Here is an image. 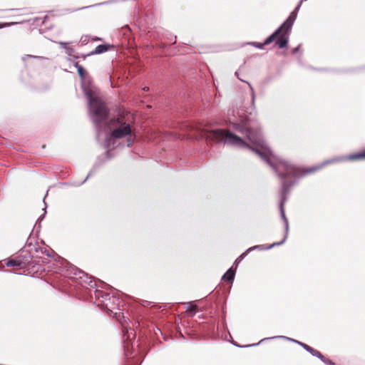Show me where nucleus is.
<instances>
[{"label":"nucleus","instance_id":"f257e3e1","mask_svg":"<svg viewBox=\"0 0 365 365\" xmlns=\"http://www.w3.org/2000/svg\"><path fill=\"white\" fill-rule=\"evenodd\" d=\"M234 128L238 132L245 134L250 143L255 145L256 148L249 147L242 138L224 129L212 130L208 133L207 137L216 143H223L226 145L239 148L248 147L253 152L259 155L277 173L282 181V188L279 192L281 197L279 210L281 217L284 223L286 233L282 241L272 244L267 249L281 245L286 241L289 231V222L285 216L284 205L291 187L295 183V180H292L291 178H297L305 174L314 173L322 167L338 160V159L333 158L325 160L320 165L312 167L302 172L299 168L275 155L267 145L259 130L252 129L247 127V123L235 124Z\"/></svg>","mask_w":365,"mask_h":365},{"label":"nucleus","instance_id":"f03ea898","mask_svg":"<svg viewBox=\"0 0 365 365\" xmlns=\"http://www.w3.org/2000/svg\"><path fill=\"white\" fill-rule=\"evenodd\" d=\"M84 94L88 99V115L97 128V137H99L101 129L100 125L105 121L109 114V110L99 98L94 97L89 88H83Z\"/></svg>","mask_w":365,"mask_h":365},{"label":"nucleus","instance_id":"7ed1b4c3","mask_svg":"<svg viewBox=\"0 0 365 365\" xmlns=\"http://www.w3.org/2000/svg\"><path fill=\"white\" fill-rule=\"evenodd\" d=\"M303 0H301L298 5L295 7L286 19V21L269 36L265 39V43L269 44L275 42V45L279 48H283L287 46L292 26L297 19V14L300 9Z\"/></svg>","mask_w":365,"mask_h":365},{"label":"nucleus","instance_id":"20e7f679","mask_svg":"<svg viewBox=\"0 0 365 365\" xmlns=\"http://www.w3.org/2000/svg\"><path fill=\"white\" fill-rule=\"evenodd\" d=\"M110 129H113L110 134L107 135L105 141V147L109 148L111 142L114 144V139L122 138L130 134L131 129L128 123H123L118 118L112 119L109 122Z\"/></svg>","mask_w":365,"mask_h":365},{"label":"nucleus","instance_id":"39448f33","mask_svg":"<svg viewBox=\"0 0 365 365\" xmlns=\"http://www.w3.org/2000/svg\"><path fill=\"white\" fill-rule=\"evenodd\" d=\"M68 273L69 277L74 279L76 280L79 279L80 283L88 284L92 286L93 281L91 277L88 275L83 271L79 269L78 268L73 267H71V269Z\"/></svg>","mask_w":365,"mask_h":365},{"label":"nucleus","instance_id":"423d86ee","mask_svg":"<svg viewBox=\"0 0 365 365\" xmlns=\"http://www.w3.org/2000/svg\"><path fill=\"white\" fill-rule=\"evenodd\" d=\"M274 338H285L289 341H294L298 344H299L301 346H302L307 351H309V350L311 349V346L307 345V344H304V343H302V342H300L297 340H295V339H291V338H289V337H286V336H273V337H270V338H264V339H262L258 343H256V344H249V345H245V346H239L237 344H234L235 346H239V347H250V346H257L258 345L260 342L264 341V340H267V339H274Z\"/></svg>","mask_w":365,"mask_h":365},{"label":"nucleus","instance_id":"0eeeda50","mask_svg":"<svg viewBox=\"0 0 365 365\" xmlns=\"http://www.w3.org/2000/svg\"><path fill=\"white\" fill-rule=\"evenodd\" d=\"M274 338H285L289 341H294L298 344H299L301 346H302L307 351H309V350L311 349V346L307 345V344H304V343H302V342H300L297 340H295V339H291V338H289V337H286V336H273V337H270V338H264V339H262L258 343H256V344H249V345H245V346H239L237 344H234L235 346H239V347H250V346H257L258 345L260 342L264 341V340H267V339H274Z\"/></svg>","mask_w":365,"mask_h":365},{"label":"nucleus","instance_id":"6e6552de","mask_svg":"<svg viewBox=\"0 0 365 365\" xmlns=\"http://www.w3.org/2000/svg\"><path fill=\"white\" fill-rule=\"evenodd\" d=\"M363 159H365V150L361 152H358L344 157V160H359Z\"/></svg>","mask_w":365,"mask_h":365},{"label":"nucleus","instance_id":"1a4fd4ad","mask_svg":"<svg viewBox=\"0 0 365 365\" xmlns=\"http://www.w3.org/2000/svg\"><path fill=\"white\" fill-rule=\"evenodd\" d=\"M113 46H108L106 44H101L96 46L94 51H91L90 53L88 54V56L91 55H96V54H100L103 53L104 52H106L108 51L109 47H112Z\"/></svg>","mask_w":365,"mask_h":365},{"label":"nucleus","instance_id":"9d476101","mask_svg":"<svg viewBox=\"0 0 365 365\" xmlns=\"http://www.w3.org/2000/svg\"><path fill=\"white\" fill-rule=\"evenodd\" d=\"M235 275V269L230 268L222 277V279L227 282H232Z\"/></svg>","mask_w":365,"mask_h":365},{"label":"nucleus","instance_id":"9b49d317","mask_svg":"<svg viewBox=\"0 0 365 365\" xmlns=\"http://www.w3.org/2000/svg\"><path fill=\"white\" fill-rule=\"evenodd\" d=\"M262 246L261 245H256V246H254V247H251L250 248H248L245 252H243L242 255H240L235 260V264H236V265L238 264V263H240L247 255V254L254 250H256V249H259V248H261Z\"/></svg>","mask_w":365,"mask_h":365},{"label":"nucleus","instance_id":"f8f14e48","mask_svg":"<svg viewBox=\"0 0 365 365\" xmlns=\"http://www.w3.org/2000/svg\"><path fill=\"white\" fill-rule=\"evenodd\" d=\"M22 261L21 259H9L6 262L7 267L21 266Z\"/></svg>","mask_w":365,"mask_h":365},{"label":"nucleus","instance_id":"ddd939ff","mask_svg":"<svg viewBox=\"0 0 365 365\" xmlns=\"http://www.w3.org/2000/svg\"><path fill=\"white\" fill-rule=\"evenodd\" d=\"M308 352L310 353L313 356H316L318 359L324 358V356L319 351L313 349L312 347L311 348L310 350H309Z\"/></svg>","mask_w":365,"mask_h":365},{"label":"nucleus","instance_id":"4468645a","mask_svg":"<svg viewBox=\"0 0 365 365\" xmlns=\"http://www.w3.org/2000/svg\"><path fill=\"white\" fill-rule=\"evenodd\" d=\"M75 67L77 68L78 73L79 76L83 79L84 77V69L83 68L79 65L78 63H75Z\"/></svg>","mask_w":365,"mask_h":365},{"label":"nucleus","instance_id":"2eb2a0df","mask_svg":"<svg viewBox=\"0 0 365 365\" xmlns=\"http://www.w3.org/2000/svg\"><path fill=\"white\" fill-rule=\"evenodd\" d=\"M185 309L187 312H193L196 309V305L193 304L192 302H188L186 304Z\"/></svg>","mask_w":365,"mask_h":365},{"label":"nucleus","instance_id":"dca6fc26","mask_svg":"<svg viewBox=\"0 0 365 365\" xmlns=\"http://www.w3.org/2000/svg\"><path fill=\"white\" fill-rule=\"evenodd\" d=\"M59 44L61 45V48L66 49L67 51V53L71 54V51H72V48L67 46V43L65 42H59Z\"/></svg>","mask_w":365,"mask_h":365},{"label":"nucleus","instance_id":"f3484780","mask_svg":"<svg viewBox=\"0 0 365 365\" xmlns=\"http://www.w3.org/2000/svg\"><path fill=\"white\" fill-rule=\"evenodd\" d=\"M319 359H321L326 364L334 365V364L331 360H329V359H327L324 356V358H319Z\"/></svg>","mask_w":365,"mask_h":365},{"label":"nucleus","instance_id":"a211bd4d","mask_svg":"<svg viewBox=\"0 0 365 365\" xmlns=\"http://www.w3.org/2000/svg\"><path fill=\"white\" fill-rule=\"evenodd\" d=\"M253 45L259 49H262L264 46L267 45V44L265 43V41H264V43H253Z\"/></svg>","mask_w":365,"mask_h":365},{"label":"nucleus","instance_id":"6ab92c4d","mask_svg":"<svg viewBox=\"0 0 365 365\" xmlns=\"http://www.w3.org/2000/svg\"><path fill=\"white\" fill-rule=\"evenodd\" d=\"M27 58H41V56H33V55H26V56H24L22 57V60L23 61H26V59Z\"/></svg>","mask_w":365,"mask_h":365},{"label":"nucleus","instance_id":"aec40b11","mask_svg":"<svg viewBox=\"0 0 365 365\" xmlns=\"http://www.w3.org/2000/svg\"><path fill=\"white\" fill-rule=\"evenodd\" d=\"M46 207H47V205H45V207H44V208L43 209V210H44V212H43V214L41 217H39V218L38 219V220H43V218L45 217V215H46Z\"/></svg>","mask_w":365,"mask_h":365},{"label":"nucleus","instance_id":"412c9836","mask_svg":"<svg viewBox=\"0 0 365 365\" xmlns=\"http://www.w3.org/2000/svg\"><path fill=\"white\" fill-rule=\"evenodd\" d=\"M250 87L252 90V103H254L255 101V93H254V91H253V88L251 86V85H250Z\"/></svg>","mask_w":365,"mask_h":365},{"label":"nucleus","instance_id":"4be33fe9","mask_svg":"<svg viewBox=\"0 0 365 365\" xmlns=\"http://www.w3.org/2000/svg\"><path fill=\"white\" fill-rule=\"evenodd\" d=\"M299 46H297L296 48H294L293 49L292 52H293L294 53H297V52L299 51Z\"/></svg>","mask_w":365,"mask_h":365},{"label":"nucleus","instance_id":"5701e85b","mask_svg":"<svg viewBox=\"0 0 365 365\" xmlns=\"http://www.w3.org/2000/svg\"><path fill=\"white\" fill-rule=\"evenodd\" d=\"M133 140H130L128 143V146H130L132 144H133Z\"/></svg>","mask_w":365,"mask_h":365},{"label":"nucleus","instance_id":"b1692460","mask_svg":"<svg viewBox=\"0 0 365 365\" xmlns=\"http://www.w3.org/2000/svg\"><path fill=\"white\" fill-rule=\"evenodd\" d=\"M105 307L108 310V311H110L111 312H113L112 310L110 309V308L108 307V304H105Z\"/></svg>","mask_w":365,"mask_h":365},{"label":"nucleus","instance_id":"393cba45","mask_svg":"<svg viewBox=\"0 0 365 365\" xmlns=\"http://www.w3.org/2000/svg\"><path fill=\"white\" fill-rule=\"evenodd\" d=\"M89 6H85V7H82L81 9H78L77 10H79V9H86V8H88Z\"/></svg>","mask_w":365,"mask_h":365},{"label":"nucleus","instance_id":"a878e982","mask_svg":"<svg viewBox=\"0 0 365 365\" xmlns=\"http://www.w3.org/2000/svg\"><path fill=\"white\" fill-rule=\"evenodd\" d=\"M5 26V24H0V29H2Z\"/></svg>","mask_w":365,"mask_h":365},{"label":"nucleus","instance_id":"bb28decb","mask_svg":"<svg viewBox=\"0 0 365 365\" xmlns=\"http://www.w3.org/2000/svg\"><path fill=\"white\" fill-rule=\"evenodd\" d=\"M89 175L86 176V179L83 181L82 183H83L88 178Z\"/></svg>","mask_w":365,"mask_h":365},{"label":"nucleus","instance_id":"cd10ccee","mask_svg":"<svg viewBox=\"0 0 365 365\" xmlns=\"http://www.w3.org/2000/svg\"><path fill=\"white\" fill-rule=\"evenodd\" d=\"M148 89L149 88L148 87H145V88H143L144 91H148Z\"/></svg>","mask_w":365,"mask_h":365}]
</instances>
